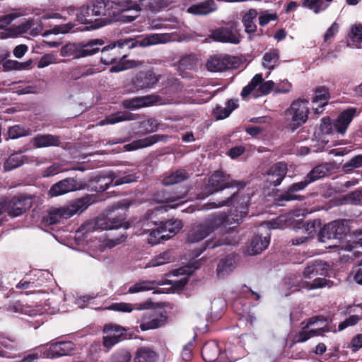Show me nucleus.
<instances>
[{"mask_svg": "<svg viewBox=\"0 0 362 362\" xmlns=\"http://www.w3.org/2000/svg\"><path fill=\"white\" fill-rule=\"evenodd\" d=\"M170 36L167 33H156L137 36L135 38H128L111 42L109 45L100 48V62L105 65H112L110 73H117L127 69H133L141 65V62L127 59L126 54H122L121 49L127 46L128 48L135 47H147L169 42Z\"/></svg>", "mask_w": 362, "mask_h": 362, "instance_id": "nucleus-1", "label": "nucleus"}, {"mask_svg": "<svg viewBox=\"0 0 362 362\" xmlns=\"http://www.w3.org/2000/svg\"><path fill=\"white\" fill-rule=\"evenodd\" d=\"M246 182L233 180L230 175L222 170H216L209 178L208 183L204 188L206 196L223 191L225 189L237 188L230 196L218 202H209L204 205L206 209L219 208L224 206H233L234 211L231 213V219L239 223L240 221L245 217L248 213V199L240 195V190L245 187Z\"/></svg>", "mask_w": 362, "mask_h": 362, "instance_id": "nucleus-2", "label": "nucleus"}, {"mask_svg": "<svg viewBox=\"0 0 362 362\" xmlns=\"http://www.w3.org/2000/svg\"><path fill=\"white\" fill-rule=\"evenodd\" d=\"M76 16L78 22L89 25L92 29L103 27L120 18L112 2L105 0H96L80 6L76 9Z\"/></svg>", "mask_w": 362, "mask_h": 362, "instance_id": "nucleus-3", "label": "nucleus"}, {"mask_svg": "<svg viewBox=\"0 0 362 362\" xmlns=\"http://www.w3.org/2000/svg\"><path fill=\"white\" fill-rule=\"evenodd\" d=\"M98 202V196L95 194H87L76 199L72 204L67 207H60L49 210L47 214L42 218V222L50 226L56 224L62 219H67L74 214L81 213L90 205Z\"/></svg>", "mask_w": 362, "mask_h": 362, "instance_id": "nucleus-4", "label": "nucleus"}, {"mask_svg": "<svg viewBox=\"0 0 362 362\" xmlns=\"http://www.w3.org/2000/svg\"><path fill=\"white\" fill-rule=\"evenodd\" d=\"M329 270V265L322 261L310 262L305 268L303 276L305 279H314L313 282L302 281L299 286L309 290L325 286L329 280L325 279Z\"/></svg>", "mask_w": 362, "mask_h": 362, "instance_id": "nucleus-5", "label": "nucleus"}, {"mask_svg": "<svg viewBox=\"0 0 362 362\" xmlns=\"http://www.w3.org/2000/svg\"><path fill=\"white\" fill-rule=\"evenodd\" d=\"M134 174H129L122 177H117L115 173H110L108 175L95 176L88 183V188L90 191L103 192L110 186H119L123 184L131 183L136 181Z\"/></svg>", "mask_w": 362, "mask_h": 362, "instance_id": "nucleus-6", "label": "nucleus"}, {"mask_svg": "<svg viewBox=\"0 0 362 362\" xmlns=\"http://www.w3.org/2000/svg\"><path fill=\"white\" fill-rule=\"evenodd\" d=\"M129 206V204H127L124 201L113 204L111 206V213L107 220H103L104 223H101L98 221V225L101 226V228L104 230H112L121 227L128 228L130 225L125 222V220L127 218L126 212Z\"/></svg>", "mask_w": 362, "mask_h": 362, "instance_id": "nucleus-7", "label": "nucleus"}, {"mask_svg": "<svg viewBox=\"0 0 362 362\" xmlns=\"http://www.w3.org/2000/svg\"><path fill=\"white\" fill-rule=\"evenodd\" d=\"M308 104V100L298 99L293 101L286 111V115L290 119L288 127L293 132L306 122L309 114Z\"/></svg>", "mask_w": 362, "mask_h": 362, "instance_id": "nucleus-8", "label": "nucleus"}, {"mask_svg": "<svg viewBox=\"0 0 362 362\" xmlns=\"http://www.w3.org/2000/svg\"><path fill=\"white\" fill-rule=\"evenodd\" d=\"M349 233L346 220H337L324 226L319 233V240L327 243L332 240H341Z\"/></svg>", "mask_w": 362, "mask_h": 362, "instance_id": "nucleus-9", "label": "nucleus"}, {"mask_svg": "<svg viewBox=\"0 0 362 362\" xmlns=\"http://www.w3.org/2000/svg\"><path fill=\"white\" fill-rule=\"evenodd\" d=\"M8 216L14 218L22 215L33 205L31 197L19 194L2 202Z\"/></svg>", "mask_w": 362, "mask_h": 362, "instance_id": "nucleus-10", "label": "nucleus"}, {"mask_svg": "<svg viewBox=\"0 0 362 362\" xmlns=\"http://www.w3.org/2000/svg\"><path fill=\"white\" fill-rule=\"evenodd\" d=\"M209 37L216 42L223 43L238 45L241 41V36L235 23H230L224 27L214 29Z\"/></svg>", "mask_w": 362, "mask_h": 362, "instance_id": "nucleus-11", "label": "nucleus"}, {"mask_svg": "<svg viewBox=\"0 0 362 362\" xmlns=\"http://www.w3.org/2000/svg\"><path fill=\"white\" fill-rule=\"evenodd\" d=\"M161 75L153 68L139 71L132 79V84L136 90L151 89L159 82Z\"/></svg>", "mask_w": 362, "mask_h": 362, "instance_id": "nucleus-12", "label": "nucleus"}, {"mask_svg": "<svg viewBox=\"0 0 362 362\" xmlns=\"http://www.w3.org/2000/svg\"><path fill=\"white\" fill-rule=\"evenodd\" d=\"M75 349V344L71 341H59L51 343L48 348H43L40 356L43 358H55L71 355Z\"/></svg>", "mask_w": 362, "mask_h": 362, "instance_id": "nucleus-13", "label": "nucleus"}, {"mask_svg": "<svg viewBox=\"0 0 362 362\" xmlns=\"http://www.w3.org/2000/svg\"><path fill=\"white\" fill-rule=\"evenodd\" d=\"M326 319L323 316H315L309 318L305 322L303 321L301 325H303L302 329L296 334L294 337V340L296 342L302 343L305 342L312 337L317 335H322V334L325 332H329V328L325 326L316 329L308 330V329L316 323L317 321H325Z\"/></svg>", "mask_w": 362, "mask_h": 362, "instance_id": "nucleus-14", "label": "nucleus"}, {"mask_svg": "<svg viewBox=\"0 0 362 362\" xmlns=\"http://www.w3.org/2000/svg\"><path fill=\"white\" fill-rule=\"evenodd\" d=\"M151 223L153 226H158L163 233H168L165 235L169 236V239L178 233L183 226L182 221L178 219H169L165 221H160L158 223L157 221L152 220L151 215L147 213L142 221V227L148 226Z\"/></svg>", "mask_w": 362, "mask_h": 362, "instance_id": "nucleus-15", "label": "nucleus"}, {"mask_svg": "<svg viewBox=\"0 0 362 362\" xmlns=\"http://www.w3.org/2000/svg\"><path fill=\"white\" fill-rule=\"evenodd\" d=\"M85 184L78 181L74 177H66L54 184L49 190V195L52 197H58L64 194L82 189Z\"/></svg>", "mask_w": 362, "mask_h": 362, "instance_id": "nucleus-16", "label": "nucleus"}, {"mask_svg": "<svg viewBox=\"0 0 362 362\" xmlns=\"http://www.w3.org/2000/svg\"><path fill=\"white\" fill-rule=\"evenodd\" d=\"M252 296H255V300H258L260 297L257 292L253 291L246 285H243L241 287L240 296L235 298L232 303L234 312L243 316L248 314L250 310V303L247 302L245 298H249Z\"/></svg>", "mask_w": 362, "mask_h": 362, "instance_id": "nucleus-17", "label": "nucleus"}, {"mask_svg": "<svg viewBox=\"0 0 362 362\" xmlns=\"http://www.w3.org/2000/svg\"><path fill=\"white\" fill-rule=\"evenodd\" d=\"M167 321L168 316L165 313L149 311L142 315L139 327L142 331L156 329L165 325Z\"/></svg>", "mask_w": 362, "mask_h": 362, "instance_id": "nucleus-18", "label": "nucleus"}, {"mask_svg": "<svg viewBox=\"0 0 362 362\" xmlns=\"http://www.w3.org/2000/svg\"><path fill=\"white\" fill-rule=\"evenodd\" d=\"M161 101V97L157 94L138 96L125 99L122 101V106L125 109L136 110L149 107Z\"/></svg>", "mask_w": 362, "mask_h": 362, "instance_id": "nucleus-19", "label": "nucleus"}, {"mask_svg": "<svg viewBox=\"0 0 362 362\" xmlns=\"http://www.w3.org/2000/svg\"><path fill=\"white\" fill-rule=\"evenodd\" d=\"M308 185L307 181L303 179L300 182H295L288 186V187L282 192L281 194L277 196L276 201L280 203L283 202H291V201H303L305 197L303 195L298 194V192L304 190Z\"/></svg>", "mask_w": 362, "mask_h": 362, "instance_id": "nucleus-20", "label": "nucleus"}, {"mask_svg": "<svg viewBox=\"0 0 362 362\" xmlns=\"http://www.w3.org/2000/svg\"><path fill=\"white\" fill-rule=\"evenodd\" d=\"M237 66V62L234 57L228 55L224 57L215 56L208 60L206 68L209 71L218 72L224 71L228 69H234Z\"/></svg>", "mask_w": 362, "mask_h": 362, "instance_id": "nucleus-21", "label": "nucleus"}, {"mask_svg": "<svg viewBox=\"0 0 362 362\" xmlns=\"http://www.w3.org/2000/svg\"><path fill=\"white\" fill-rule=\"evenodd\" d=\"M287 171V165L284 162H278L272 165L268 170L267 181L271 185L279 186L285 178Z\"/></svg>", "mask_w": 362, "mask_h": 362, "instance_id": "nucleus-22", "label": "nucleus"}, {"mask_svg": "<svg viewBox=\"0 0 362 362\" xmlns=\"http://www.w3.org/2000/svg\"><path fill=\"white\" fill-rule=\"evenodd\" d=\"M356 108L350 107L339 114L334 123V127L337 133L344 134L346 132L349 124L356 115Z\"/></svg>", "mask_w": 362, "mask_h": 362, "instance_id": "nucleus-23", "label": "nucleus"}, {"mask_svg": "<svg viewBox=\"0 0 362 362\" xmlns=\"http://www.w3.org/2000/svg\"><path fill=\"white\" fill-rule=\"evenodd\" d=\"M217 9L214 0H206L189 6L187 12L194 16H206Z\"/></svg>", "mask_w": 362, "mask_h": 362, "instance_id": "nucleus-24", "label": "nucleus"}, {"mask_svg": "<svg viewBox=\"0 0 362 362\" xmlns=\"http://www.w3.org/2000/svg\"><path fill=\"white\" fill-rule=\"evenodd\" d=\"M105 45L102 39H91L86 42H80L81 58L92 56L100 50V47Z\"/></svg>", "mask_w": 362, "mask_h": 362, "instance_id": "nucleus-25", "label": "nucleus"}, {"mask_svg": "<svg viewBox=\"0 0 362 362\" xmlns=\"http://www.w3.org/2000/svg\"><path fill=\"white\" fill-rule=\"evenodd\" d=\"M152 304L151 300L135 305L124 302L113 303L107 307V309L117 312L131 313L134 310L148 309L151 307Z\"/></svg>", "mask_w": 362, "mask_h": 362, "instance_id": "nucleus-26", "label": "nucleus"}, {"mask_svg": "<svg viewBox=\"0 0 362 362\" xmlns=\"http://www.w3.org/2000/svg\"><path fill=\"white\" fill-rule=\"evenodd\" d=\"M228 216L224 212L214 213L209 215L203 223L206 226L210 233H211L228 221Z\"/></svg>", "mask_w": 362, "mask_h": 362, "instance_id": "nucleus-27", "label": "nucleus"}, {"mask_svg": "<svg viewBox=\"0 0 362 362\" xmlns=\"http://www.w3.org/2000/svg\"><path fill=\"white\" fill-rule=\"evenodd\" d=\"M33 143L35 148L59 146L60 136L52 134H38L33 139Z\"/></svg>", "mask_w": 362, "mask_h": 362, "instance_id": "nucleus-28", "label": "nucleus"}, {"mask_svg": "<svg viewBox=\"0 0 362 362\" xmlns=\"http://www.w3.org/2000/svg\"><path fill=\"white\" fill-rule=\"evenodd\" d=\"M206 226L202 222L199 224L193 226L188 231L187 240L189 243H194L204 240L210 235Z\"/></svg>", "mask_w": 362, "mask_h": 362, "instance_id": "nucleus-29", "label": "nucleus"}, {"mask_svg": "<svg viewBox=\"0 0 362 362\" xmlns=\"http://www.w3.org/2000/svg\"><path fill=\"white\" fill-rule=\"evenodd\" d=\"M238 106V99H229L226 101L225 107L217 105L213 110V115L216 119H223L229 117L231 112Z\"/></svg>", "mask_w": 362, "mask_h": 362, "instance_id": "nucleus-30", "label": "nucleus"}, {"mask_svg": "<svg viewBox=\"0 0 362 362\" xmlns=\"http://www.w3.org/2000/svg\"><path fill=\"white\" fill-rule=\"evenodd\" d=\"M221 353L218 344L215 341H208L204 344L202 349V356L206 362L216 361Z\"/></svg>", "mask_w": 362, "mask_h": 362, "instance_id": "nucleus-31", "label": "nucleus"}, {"mask_svg": "<svg viewBox=\"0 0 362 362\" xmlns=\"http://www.w3.org/2000/svg\"><path fill=\"white\" fill-rule=\"evenodd\" d=\"M331 165L328 163H323L314 167L304 177L308 184H310L329 174Z\"/></svg>", "mask_w": 362, "mask_h": 362, "instance_id": "nucleus-32", "label": "nucleus"}, {"mask_svg": "<svg viewBox=\"0 0 362 362\" xmlns=\"http://www.w3.org/2000/svg\"><path fill=\"white\" fill-rule=\"evenodd\" d=\"M159 141V135L155 134L148 136L143 139L133 141L132 143L126 144L124 148L126 151H131L139 148L148 147L157 143Z\"/></svg>", "mask_w": 362, "mask_h": 362, "instance_id": "nucleus-33", "label": "nucleus"}, {"mask_svg": "<svg viewBox=\"0 0 362 362\" xmlns=\"http://www.w3.org/2000/svg\"><path fill=\"white\" fill-rule=\"evenodd\" d=\"M190 177V174L185 169L176 170L168 175L165 176L163 180L164 185H173L182 182Z\"/></svg>", "mask_w": 362, "mask_h": 362, "instance_id": "nucleus-34", "label": "nucleus"}, {"mask_svg": "<svg viewBox=\"0 0 362 362\" xmlns=\"http://www.w3.org/2000/svg\"><path fill=\"white\" fill-rule=\"evenodd\" d=\"M28 157L27 156L20 155L19 153H13L11 154L4 163L5 171H11L15 168H19L25 163H28Z\"/></svg>", "mask_w": 362, "mask_h": 362, "instance_id": "nucleus-35", "label": "nucleus"}, {"mask_svg": "<svg viewBox=\"0 0 362 362\" xmlns=\"http://www.w3.org/2000/svg\"><path fill=\"white\" fill-rule=\"evenodd\" d=\"M135 119L132 113L126 111H119L112 113L100 122L102 124H114L123 121H131Z\"/></svg>", "mask_w": 362, "mask_h": 362, "instance_id": "nucleus-36", "label": "nucleus"}, {"mask_svg": "<svg viewBox=\"0 0 362 362\" xmlns=\"http://www.w3.org/2000/svg\"><path fill=\"white\" fill-rule=\"evenodd\" d=\"M270 237L262 238L259 235L253 236L250 243V254L257 255L265 250L269 244Z\"/></svg>", "mask_w": 362, "mask_h": 362, "instance_id": "nucleus-37", "label": "nucleus"}, {"mask_svg": "<svg viewBox=\"0 0 362 362\" xmlns=\"http://www.w3.org/2000/svg\"><path fill=\"white\" fill-rule=\"evenodd\" d=\"M330 99L329 89L325 86H320L315 89V96L313 99V103H319L320 107L322 108L328 104Z\"/></svg>", "mask_w": 362, "mask_h": 362, "instance_id": "nucleus-38", "label": "nucleus"}, {"mask_svg": "<svg viewBox=\"0 0 362 362\" xmlns=\"http://www.w3.org/2000/svg\"><path fill=\"white\" fill-rule=\"evenodd\" d=\"M257 14L256 9L251 8L243 16L242 22L247 33H254L257 30V25L254 21Z\"/></svg>", "mask_w": 362, "mask_h": 362, "instance_id": "nucleus-39", "label": "nucleus"}, {"mask_svg": "<svg viewBox=\"0 0 362 362\" xmlns=\"http://www.w3.org/2000/svg\"><path fill=\"white\" fill-rule=\"evenodd\" d=\"M157 355L148 347H140L136 352L134 362H156Z\"/></svg>", "mask_w": 362, "mask_h": 362, "instance_id": "nucleus-40", "label": "nucleus"}, {"mask_svg": "<svg viewBox=\"0 0 362 362\" xmlns=\"http://www.w3.org/2000/svg\"><path fill=\"white\" fill-rule=\"evenodd\" d=\"M262 65L269 70L274 69L279 60V51L277 49H272L263 56Z\"/></svg>", "mask_w": 362, "mask_h": 362, "instance_id": "nucleus-41", "label": "nucleus"}, {"mask_svg": "<svg viewBox=\"0 0 362 362\" xmlns=\"http://www.w3.org/2000/svg\"><path fill=\"white\" fill-rule=\"evenodd\" d=\"M60 55L64 57H71L73 59H80V42L66 43L63 45L60 49Z\"/></svg>", "mask_w": 362, "mask_h": 362, "instance_id": "nucleus-42", "label": "nucleus"}, {"mask_svg": "<svg viewBox=\"0 0 362 362\" xmlns=\"http://www.w3.org/2000/svg\"><path fill=\"white\" fill-rule=\"evenodd\" d=\"M156 228H145L144 230H149L150 234L148 239V243L154 245L158 243H160L164 240H169V236L165 235V234H163L162 230H160L158 226H154Z\"/></svg>", "mask_w": 362, "mask_h": 362, "instance_id": "nucleus-43", "label": "nucleus"}, {"mask_svg": "<svg viewBox=\"0 0 362 362\" xmlns=\"http://www.w3.org/2000/svg\"><path fill=\"white\" fill-rule=\"evenodd\" d=\"M31 134L30 128L20 124H16L10 127L8 130V139H16L20 137L28 136Z\"/></svg>", "mask_w": 362, "mask_h": 362, "instance_id": "nucleus-44", "label": "nucleus"}, {"mask_svg": "<svg viewBox=\"0 0 362 362\" xmlns=\"http://www.w3.org/2000/svg\"><path fill=\"white\" fill-rule=\"evenodd\" d=\"M127 334L124 332L119 334H110L107 336L103 337V345L104 346L110 349L117 343L127 339Z\"/></svg>", "mask_w": 362, "mask_h": 362, "instance_id": "nucleus-45", "label": "nucleus"}, {"mask_svg": "<svg viewBox=\"0 0 362 362\" xmlns=\"http://www.w3.org/2000/svg\"><path fill=\"white\" fill-rule=\"evenodd\" d=\"M8 309L12 312L22 313L30 316L37 315L36 311L33 310L30 306L23 305L20 301H16L11 304L8 307Z\"/></svg>", "mask_w": 362, "mask_h": 362, "instance_id": "nucleus-46", "label": "nucleus"}, {"mask_svg": "<svg viewBox=\"0 0 362 362\" xmlns=\"http://www.w3.org/2000/svg\"><path fill=\"white\" fill-rule=\"evenodd\" d=\"M362 167V154L353 157L349 161L342 165V170L344 173H351L355 168Z\"/></svg>", "mask_w": 362, "mask_h": 362, "instance_id": "nucleus-47", "label": "nucleus"}, {"mask_svg": "<svg viewBox=\"0 0 362 362\" xmlns=\"http://www.w3.org/2000/svg\"><path fill=\"white\" fill-rule=\"evenodd\" d=\"M172 257V252L170 250H167L160 253L155 258L152 259L149 263L151 267H158L163 265L170 262Z\"/></svg>", "mask_w": 362, "mask_h": 362, "instance_id": "nucleus-48", "label": "nucleus"}, {"mask_svg": "<svg viewBox=\"0 0 362 362\" xmlns=\"http://www.w3.org/2000/svg\"><path fill=\"white\" fill-rule=\"evenodd\" d=\"M153 284V281H143L141 282L136 283L129 288L128 293H135L141 291H149L152 289V285Z\"/></svg>", "mask_w": 362, "mask_h": 362, "instance_id": "nucleus-49", "label": "nucleus"}, {"mask_svg": "<svg viewBox=\"0 0 362 362\" xmlns=\"http://www.w3.org/2000/svg\"><path fill=\"white\" fill-rule=\"evenodd\" d=\"M269 229L284 228L288 226L287 218L285 216H279L275 219L269 221L267 223Z\"/></svg>", "mask_w": 362, "mask_h": 362, "instance_id": "nucleus-50", "label": "nucleus"}, {"mask_svg": "<svg viewBox=\"0 0 362 362\" xmlns=\"http://www.w3.org/2000/svg\"><path fill=\"white\" fill-rule=\"evenodd\" d=\"M131 359L132 354L127 349H119L112 356V362H129Z\"/></svg>", "mask_w": 362, "mask_h": 362, "instance_id": "nucleus-51", "label": "nucleus"}, {"mask_svg": "<svg viewBox=\"0 0 362 362\" xmlns=\"http://www.w3.org/2000/svg\"><path fill=\"white\" fill-rule=\"evenodd\" d=\"M29 63H21L14 60H6L3 64V67L5 70H21L27 68Z\"/></svg>", "mask_w": 362, "mask_h": 362, "instance_id": "nucleus-52", "label": "nucleus"}, {"mask_svg": "<svg viewBox=\"0 0 362 362\" xmlns=\"http://www.w3.org/2000/svg\"><path fill=\"white\" fill-rule=\"evenodd\" d=\"M233 243L228 241L226 239H221V240L218 239L216 240H209L205 243L204 247H203L200 249V252L197 255H199V254H201L204 250H206L207 248L214 249V248L221 246V245H233Z\"/></svg>", "mask_w": 362, "mask_h": 362, "instance_id": "nucleus-53", "label": "nucleus"}, {"mask_svg": "<svg viewBox=\"0 0 362 362\" xmlns=\"http://www.w3.org/2000/svg\"><path fill=\"white\" fill-rule=\"evenodd\" d=\"M323 0H303L302 3L304 7L313 11L315 13L320 12Z\"/></svg>", "mask_w": 362, "mask_h": 362, "instance_id": "nucleus-54", "label": "nucleus"}, {"mask_svg": "<svg viewBox=\"0 0 362 362\" xmlns=\"http://www.w3.org/2000/svg\"><path fill=\"white\" fill-rule=\"evenodd\" d=\"M197 58L194 54L182 57L180 60V66L187 69H192L196 64Z\"/></svg>", "mask_w": 362, "mask_h": 362, "instance_id": "nucleus-55", "label": "nucleus"}, {"mask_svg": "<svg viewBox=\"0 0 362 362\" xmlns=\"http://www.w3.org/2000/svg\"><path fill=\"white\" fill-rule=\"evenodd\" d=\"M361 320L358 315H353L345 319L343 322H340L338 326L339 331H342L350 326L356 325Z\"/></svg>", "mask_w": 362, "mask_h": 362, "instance_id": "nucleus-56", "label": "nucleus"}, {"mask_svg": "<svg viewBox=\"0 0 362 362\" xmlns=\"http://www.w3.org/2000/svg\"><path fill=\"white\" fill-rule=\"evenodd\" d=\"M279 16L276 13H270L267 11L262 13L259 16V24L260 26L267 25L272 21H276Z\"/></svg>", "mask_w": 362, "mask_h": 362, "instance_id": "nucleus-57", "label": "nucleus"}, {"mask_svg": "<svg viewBox=\"0 0 362 362\" xmlns=\"http://www.w3.org/2000/svg\"><path fill=\"white\" fill-rule=\"evenodd\" d=\"M346 199L351 204L358 205L362 204V190H355L349 193Z\"/></svg>", "mask_w": 362, "mask_h": 362, "instance_id": "nucleus-58", "label": "nucleus"}, {"mask_svg": "<svg viewBox=\"0 0 362 362\" xmlns=\"http://www.w3.org/2000/svg\"><path fill=\"white\" fill-rule=\"evenodd\" d=\"M103 332L105 333H110V334H119L121 332L127 333V329H126L124 327H122L117 324H106L104 326Z\"/></svg>", "mask_w": 362, "mask_h": 362, "instance_id": "nucleus-59", "label": "nucleus"}, {"mask_svg": "<svg viewBox=\"0 0 362 362\" xmlns=\"http://www.w3.org/2000/svg\"><path fill=\"white\" fill-rule=\"evenodd\" d=\"M333 127L334 124L332 125L331 119L329 117H323L321 119L320 129L323 134H331L332 132Z\"/></svg>", "mask_w": 362, "mask_h": 362, "instance_id": "nucleus-60", "label": "nucleus"}, {"mask_svg": "<svg viewBox=\"0 0 362 362\" xmlns=\"http://www.w3.org/2000/svg\"><path fill=\"white\" fill-rule=\"evenodd\" d=\"M98 72L100 69L95 66H84L78 69L79 77H87Z\"/></svg>", "mask_w": 362, "mask_h": 362, "instance_id": "nucleus-61", "label": "nucleus"}, {"mask_svg": "<svg viewBox=\"0 0 362 362\" xmlns=\"http://www.w3.org/2000/svg\"><path fill=\"white\" fill-rule=\"evenodd\" d=\"M350 37L354 42H362V24L354 25L351 27Z\"/></svg>", "mask_w": 362, "mask_h": 362, "instance_id": "nucleus-62", "label": "nucleus"}, {"mask_svg": "<svg viewBox=\"0 0 362 362\" xmlns=\"http://www.w3.org/2000/svg\"><path fill=\"white\" fill-rule=\"evenodd\" d=\"M349 348L354 352L362 348V334H358L351 339Z\"/></svg>", "mask_w": 362, "mask_h": 362, "instance_id": "nucleus-63", "label": "nucleus"}, {"mask_svg": "<svg viewBox=\"0 0 362 362\" xmlns=\"http://www.w3.org/2000/svg\"><path fill=\"white\" fill-rule=\"evenodd\" d=\"M339 31V24L336 22L333 23L332 25L327 29L325 35L324 41L327 42L330 41Z\"/></svg>", "mask_w": 362, "mask_h": 362, "instance_id": "nucleus-64", "label": "nucleus"}]
</instances>
